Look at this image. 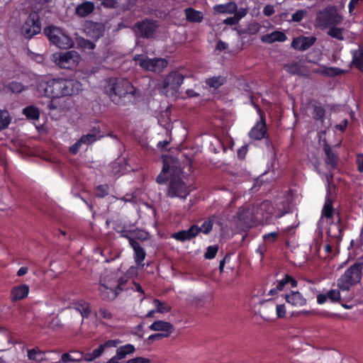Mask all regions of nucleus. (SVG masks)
<instances>
[{
  "label": "nucleus",
  "mask_w": 363,
  "mask_h": 363,
  "mask_svg": "<svg viewBox=\"0 0 363 363\" xmlns=\"http://www.w3.org/2000/svg\"><path fill=\"white\" fill-rule=\"evenodd\" d=\"M8 88L11 92L16 94H19L24 90L23 84L21 82L16 81L10 82L9 84Z\"/></svg>",
  "instance_id": "nucleus-50"
},
{
  "label": "nucleus",
  "mask_w": 363,
  "mask_h": 363,
  "mask_svg": "<svg viewBox=\"0 0 363 363\" xmlns=\"http://www.w3.org/2000/svg\"><path fill=\"white\" fill-rule=\"evenodd\" d=\"M114 229H115L116 233H119L121 235V237L126 238L128 240L129 243H130V240L131 239H133L131 236L129 235V234L132 233H134L135 230H125V226H121L119 225H117V227H116Z\"/></svg>",
  "instance_id": "nucleus-48"
},
{
  "label": "nucleus",
  "mask_w": 363,
  "mask_h": 363,
  "mask_svg": "<svg viewBox=\"0 0 363 363\" xmlns=\"http://www.w3.org/2000/svg\"><path fill=\"white\" fill-rule=\"evenodd\" d=\"M135 349L134 345L131 344H127L121 346L116 350V357L121 360L125 358L128 354H132L135 352Z\"/></svg>",
  "instance_id": "nucleus-33"
},
{
  "label": "nucleus",
  "mask_w": 363,
  "mask_h": 363,
  "mask_svg": "<svg viewBox=\"0 0 363 363\" xmlns=\"http://www.w3.org/2000/svg\"><path fill=\"white\" fill-rule=\"evenodd\" d=\"M84 30L88 36L97 40L104 35L105 26L102 23L87 21L84 25Z\"/></svg>",
  "instance_id": "nucleus-13"
},
{
  "label": "nucleus",
  "mask_w": 363,
  "mask_h": 363,
  "mask_svg": "<svg viewBox=\"0 0 363 363\" xmlns=\"http://www.w3.org/2000/svg\"><path fill=\"white\" fill-rule=\"evenodd\" d=\"M279 232H271L263 235L262 238L267 244L274 243L279 237Z\"/></svg>",
  "instance_id": "nucleus-52"
},
{
  "label": "nucleus",
  "mask_w": 363,
  "mask_h": 363,
  "mask_svg": "<svg viewBox=\"0 0 363 363\" xmlns=\"http://www.w3.org/2000/svg\"><path fill=\"white\" fill-rule=\"evenodd\" d=\"M328 35L333 38L338 40H343V28H337L336 26H332L330 27Z\"/></svg>",
  "instance_id": "nucleus-41"
},
{
  "label": "nucleus",
  "mask_w": 363,
  "mask_h": 363,
  "mask_svg": "<svg viewBox=\"0 0 363 363\" xmlns=\"http://www.w3.org/2000/svg\"><path fill=\"white\" fill-rule=\"evenodd\" d=\"M140 65L146 70L154 72H161L167 65V61L163 58H143Z\"/></svg>",
  "instance_id": "nucleus-12"
},
{
  "label": "nucleus",
  "mask_w": 363,
  "mask_h": 363,
  "mask_svg": "<svg viewBox=\"0 0 363 363\" xmlns=\"http://www.w3.org/2000/svg\"><path fill=\"white\" fill-rule=\"evenodd\" d=\"M226 82V78L223 76H214L206 79L208 86L213 89H218Z\"/></svg>",
  "instance_id": "nucleus-38"
},
{
  "label": "nucleus",
  "mask_w": 363,
  "mask_h": 363,
  "mask_svg": "<svg viewBox=\"0 0 363 363\" xmlns=\"http://www.w3.org/2000/svg\"><path fill=\"white\" fill-rule=\"evenodd\" d=\"M28 357L29 359L36 362H42L46 359L45 352L37 348L28 350Z\"/></svg>",
  "instance_id": "nucleus-36"
},
{
  "label": "nucleus",
  "mask_w": 363,
  "mask_h": 363,
  "mask_svg": "<svg viewBox=\"0 0 363 363\" xmlns=\"http://www.w3.org/2000/svg\"><path fill=\"white\" fill-rule=\"evenodd\" d=\"M83 359V353H77V357H74L69 353H64L61 356V361L64 363L81 362Z\"/></svg>",
  "instance_id": "nucleus-42"
},
{
  "label": "nucleus",
  "mask_w": 363,
  "mask_h": 363,
  "mask_svg": "<svg viewBox=\"0 0 363 363\" xmlns=\"http://www.w3.org/2000/svg\"><path fill=\"white\" fill-rule=\"evenodd\" d=\"M184 81L183 75L179 72H171L162 82V87L167 91L171 90L172 93L179 91L180 86Z\"/></svg>",
  "instance_id": "nucleus-10"
},
{
  "label": "nucleus",
  "mask_w": 363,
  "mask_h": 363,
  "mask_svg": "<svg viewBox=\"0 0 363 363\" xmlns=\"http://www.w3.org/2000/svg\"><path fill=\"white\" fill-rule=\"evenodd\" d=\"M190 194L186 182L178 175H172L168 180L167 196L185 199Z\"/></svg>",
  "instance_id": "nucleus-5"
},
{
  "label": "nucleus",
  "mask_w": 363,
  "mask_h": 363,
  "mask_svg": "<svg viewBox=\"0 0 363 363\" xmlns=\"http://www.w3.org/2000/svg\"><path fill=\"white\" fill-rule=\"evenodd\" d=\"M12 118L6 109H0V131L6 129L11 124Z\"/></svg>",
  "instance_id": "nucleus-35"
},
{
  "label": "nucleus",
  "mask_w": 363,
  "mask_h": 363,
  "mask_svg": "<svg viewBox=\"0 0 363 363\" xmlns=\"http://www.w3.org/2000/svg\"><path fill=\"white\" fill-rule=\"evenodd\" d=\"M126 283V281L124 280L123 278H121L117 284V286L114 289L110 288V292H108V295L105 296L102 294V296L104 299H108V300H113L117 297V296L123 290H125L124 285ZM103 287H104L106 289H108V287H106L104 284H101Z\"/></svg>",
  "instance_id": "nucleus-24"
},
{
  "label": "nucleus",
  "mask_w": 363,
  "mask_h": 363,
  "mask_svg": "<svg viewBox=\"0 0 363 363\" xmlns=\"http://www.w3.org/2000/svg\"><path fill=\"white\" fill-rule=\"evenodd\" d=\"M82 89V84L75 79H40L36 84L37 93L52 99L77 95Z\"/></svg>",
  "instance_id": "nucleus-1"
},
{
  "label": "nucleus",
  "mask_w": 363,
  "mask_h": 363,
  "mask_svg": "<svg viewBox=\"0 0 363 363\" xmlns=\"http://www.w3.org/2000/svg\"><path fill=\"white\" fill-rule=\"evenodd\" d=\"M79 59V56L75 51H67L61 53L55 62L62 69H72L77 65Z\"/></svg>",
  "instance_id": "nucleus-11"
},
{
  "label": "nucleus",
  "mask_w": 363,
  "mask_h": 363,
  "mask_svg": "<svg viewBox=\"0 0 363 363\" xmlns=\"http://www.w3.org/2000/svg\"><path fill=\"white\" fill-rule=\"evenodd\" d=\"M259 115V121L251 128L249 132V137L255 140H261L267 134L265 113L259 106H257Z\"/></svg>",
  "instance_id": "nucleus-9"
},
{
  "label": "nucleus",
  "mask_w": 363,
  "mask_h": 363,
  "mask_svg": "<svg viewBox=\"0 0 363 363\" xmlns=\"http://www.w3.org/2000/svg\"><path fill=\"white\" fill-rule=\"evenodd\" d=\"M40 31L41 22L39 12L31 11L21 27V33L26 38L30 39Z\"/></svg>",
  "instance_id": "nucleus-8"
},
{
  "label": "nucleus",
  "mask_w": 363,
  "mask_h": 363,
  "mask_svg": "<svg viewBox=\"0 0 363 363\" xmlns=\"http://www.w3.org/2000/svg\"><path fill=\"white\" fill-rule=\"evenodd\" d=\"M284 69L290 74L297 75L301 74V67L297 62L285 65Z\"/></svg>",
  "instance_id": "nucleus-45"
},
{
  "label": "nucleus",
  "mask_w": 363,
  "mask_h": 363,
  "mask_svg": "<svg viewBox=\"0 0 363 363\" xmlns=\"http://www.w3.org/2000/svg\"><path fill=\"white\" fill-rule=\"evenodd\" d=\"M363 270V257L348 267L343 274L337 280V285L342 291L350 289L361 281Z\"/></svg>",
  "instance_id": "nucleus-3"
},
{
  "label": "nucleus",
  "mask_w": 363,
  "mask_h": 363,
  "mask_svg": "<svg viewBox=\"0 0 363 363\" xmlns=\"http://www.w3.org/2000/svg\"><path fill=\"white\" fill-rule=\"evenodd\" d=\"M238 9V6L234 1H230L224 4L214 6L213 10L218 13H234Z\"/></svg>",
  "instance_id": "nucleus-29"
},
{
  "label": "nucleus",
  "mask_w": 363,
  "mask_h": 363,
  "mask_svg": "<svg viewBox=\"0 0 363 363\" xmlns=\"http://www.w3.org/2000/svg\"><path fill=\"white\" fill-rule=\"evenodd\" d=\"M184 13L186 19L191 23H201L203 19V15L201 11L195 10L193 8L189 7L185 9Z\"/></svg>",
  "instance_id": "nucleus-28"
},
{
  "label": "nucleus",
  "mask_w": 363,
  "mask_h": 363,
  "mask_svg": "<svg viewBox=\"0 0 363 363\" xmlns=\"http://www.w3.org/2000/svg\"><path fill=\"white\" fill-rule=\"evenodd\" d=\"M316 41L314 36H298L294 38L291 43V47L299 51H304L311 48Z\"/></svg>",
  "instance_id": "nucleus-16"
},
{
  "label": "nucleus",
  "mask_w": 363,
  "mask_h": 363,
  "mask_svg": "<svg viewBox=\"0 0 363 363\" xmlns=\"http://www.w3.org/2000/svg\"><path fill=\"white\" fill-rule=\"evenodd\" d=\"M94 9V4L92 1H86L76 7L75 13L79 17H86L91 14Z\"/></svg>",
  "instance_id": "nucleus-25"
},
{
  "label": "nucleus",
  "mask_w": 363,
  "mask_h": 363,
  "mask_svg": "<svg viewBox=\"0 0 363 363\" xmlns=\"http://www.w3.org/2000/svg\"><path fill=\"white\" fill-rule=\"evenodd\" d=\"M125 363H150V360L148 358H145L143 357H138L129 359Z\"/></svg>",
  "instance_id": "nucleus-62"
},
{
  "label": "nucleus",
  "mask_w": 363,
  "mask_h": 363,
  "mask_svg": "<svg viewBox=\"0 0 363 363\" xmlns=\"http://www.w3.org/2000/svg\"><path fill=\"white\" fill-rule=\"evenodd\" d=\"M198 230L197 225H192L187 230H182L172 233L171 238L181 242L190 241L198 236Z\"/></svg>",
  "instance_id": "nucleus-14"
},
{
  "label": "nucleus",
  "mask_w": 363,
  "mask_h": 363,
  "mask_svg": "<svg viewBox=\"0 0 363 363\" xmlns=\"http://www.w3.org/2000/svg\"><path fill=\"white\" fill-rule=\"evenodd\" d=\"M79 44L81 48L87 50H94L95 48V44L92 41L84 38H82L79 41Z\"/></svg>",
  "instance_id": "nucleus-57"
},
{
  "label": "nucleus",
  "mask_w": 363,
  "mask_h": 363,
  "mask_svg": "<svg viewBox=\"0 0 363 363\" xmlns=\"http://www.w3.org/2000/svg\"><path fill=\"white\" fill-rule=\"evenodd\" d=\"M149 329L152 331L161 332L162 334H168V337L174 332V325L164 320H155L150 326Z\"/></svg>",
  "instance_id": "nucleus-18"
},
{
  "label": "nucleus",
  "mask_w": 363,
  "mask_h": 363,
  "mask_svg": "<svg viewBox=\"0 0 363 363\" xmlns=\"http://www.w3.org/2000/svg\"><path fill=\"white\" fill-rule=\"evenodd\" d=\"M247 13V11L246 9L241 8L234 13V16L237 18L238 21H240V19H242L243 17L246 16Z\"/></svg>",
  "instance_id": "nucleus-63"
},
{
  "label": "nucleus",
  "mask_w": 363,
  "mask_h": 363,
  "mask_svg": "<svg viewBox=\"0 0 363 363\" xmlns=\"http://www.w3.org/2000/svg\"><path fill=\"white\" fill-rule=\"evenodd\" d=\"M118 340H108L105 341L103 344L99 345V347L93 350V355L96 358L100 357L105 351L106 348L116 347L119 344Z\"/></svg>",
  "instance_id": "nucleus-30"
},
{
  "label": "nucleus",
  "mask_w": 363,
  "mask_h": 363,
  "mask_svg": "<svg viewBox=\"0 0 363 363\" xmlns=\"http://www.w3.org/2000/svg\"><path fill=\"white\" fill-rule=\"evenodd\" d=\"M337 220L336 221H334V219H330L331 221L330 223V225L333 224L335 225L337 228V230H338V235H337V238L340 240H342V238L343 236V230H342V226H341V223H342V219H341V217H340V213L339 212V216H337Z\"/></svg>",
  "instance_id": "nucleus-54"
},
{
  "label": "nucleus",
  "mask_w": 363,
  "mask_h": 363,
  "mask_svg": "<svg viewBox=\"0 0 363 363\" xmlns=\"http://www.w3.org/2000/svg\"><path fill=\"white\" fill-rule=\"evenodd\" d=\"M238 219L245 225L250 226L252 222V213L250 210L242 208L237 213Z\"/></svg>",
  "instance_id": "nucleus-31"
},
{
  "label": "nucleus",
  "mask_w": 363,
  "mask_h": 363,
  "mask_svg": "<svg viewBox=\"0 0 363 363\" xmlns=\"http://www.w3.org/2000/svg\"><path fill=\"white\" fill-rule=\"evenodd\" d=\"M164 337H168V334H162L161 333H157L150 335L147 337V341L148 343H150L155 340H161Z\"/></svg>",
  "instance_id": "nucleus-59"
},
{
  "label": "nucleus",
  "mask_w": 363,
  "mask_h": 363,
  "mask_svg": "<svg viewBox=\"0 0 363 363\" xmlns=\"http://www.w3.org/2000/svg\"><path fill=\"white\" fill-rule=\"evenodd\" d=\"M344 71L338 67H328L324 71V74L329 77L339 76Z\"/></svg>",
  "instance_id": "nucleus-55"
},
{
  "label": "nucleus",
  "mask_w": 363,
  "mask_h": 363,
  "mask_svg": "<svg viewBox=\"0 0 363 363\" xmlns=\"http://www.w3.org/2000/svg\"><path fill=\"white\" fill-rule=\"evenodd\" d=\"M44 34L47 36L50 43L60 49H69L74 45L72 39L62 29L57 26H47L44 29Z\"/></svg>",
  "instance_id": "nucleus-4"
},
{
  "label": "nucleus",
  "mask_w": 363,
  "mask_h": 363,
  "mask_svg": "<svg viewBox=\"0 0 363 363\" xmlns=\"http://www.w3.org/2000/svg\"><path fill=\"white\" fill-rule=\"evenodd\" d=\"M29 293V286L27 284H21L14 286L11 291L13 301H18L26 298Z\"/></svg>",
  "instance_id": "nucleus-22"
},
{
  "label": "nucleus",
  "mask_w": 363,
  "mask_h": 363,
  "mask_svg": "<svg viewBox=\"0 0 363 363\" xmlns=\"http://www.w3.org/2000/svg\"><path fill=\"white\" fill-rule=\"evenodd\" d=\"M82 143L80 142V140L79 139L74 145H72L70 148L69 151L72 154L76 155L77 154L79 149L80 148Z\"/></svg>",
  "instance_id": "nucleus-64"
},
{
  "label": "nucleus",
  "mask_w": 363,
  "mask_h": 363,
  "mask_svg": "<svg viewBox=\"0 0 363 363\" xmlns=\"http://www.w3.org/2000/svg\"><path fill=\"white\" fill-rule=\"evenodd\" d=\"M169 165L167 162L163 163V167L161 172L157 177L156 182L159 184H165L167 183L169 179L168 172L169 170Z\"/></svg>",
  "instance_id": "nucleus-39"
},
{
  "label": "nucleus",
  "mask_w": 363,
  "mask_h": 363,
  "mask_svg": "<svg viewBox=\"0 0 363 363\" xmlns=\"http://www.w3.org/2000/svg\"><path fill=\"white\" fill-rule=\"evenodd\" d=\"M356 163L357 166V170L359 172H363V153H359L357 155Z\"/></svg>",
  "instance_id": "nucleus-61"
},
{
  "label": "nucleus",
  "mask_w": 363,
  "mask_h": 363,
  "mask_svg": "<svg viewBox=\"0 0 363 363\" xmlns=\"http://www.w3.org/2000/svg\"><path fill=\"white\" fill-rule=\"evenodd\" d=\"M101 4L106 9H116L118 1L117 0H101Z\"/></svg>",
  "instance_id": "nucleus-60"
},
{
  "label": "nucleus",
  "mask_w": 363,
  "mask_h": 363,
  "mask_svg": "<svg viewBox=\"0 0 363 363\" xmlns=\"http://www.w3.org/2000/svg\"><path fill=\"white\" fill-rule=\"evenodd\" d=\"M108 186L106 184H101L96 187L95 195L98 198H104L108 194Z\"/></svg>",
  "instance_id": "nucleus-49"
},
{
  "label": "nucleus",
  "mask_w": 363,
  "mask_h": 363,
  "mask_svg": "<svg viewBox=\"0 0 363 363\" xmlns=\"http://www.w3.org/2000/svg\"><path fill=\"white\" fill-rule=\"evenodd\" d=\"M273 40L274 42H284L286 40L287 37L286 34L281 31L275 30L272 32Z\"/></svg>",
  "instance_id": "nucleus-56"
},
{
  "label": "nucleus",
  "mask_w": 363,
  "mask_h": 363,
  "mask_svg": "<svg viewBox=\"0 0 363 363\" xmlns=\"http://www.w3.org/2000/svg\"><path fill=\"white\" fill-rule=\"evenodd\" d=\"M307 11L304 9L297 10L291 16V21L298 23L306 16Z\"/></svg>",
  "instance_id": "nucleus-51"
},
{
  "label": "nucleus",
  "mask_w": 363,
  "mask_h": 363,
  "mask_svg": "<svg viewBox=\"0 0 363 363\" xmlns=\"http://www.w3.org/2000/svg\"><path fill=\"white\" fill-rule=\"evenodd\" d=\"M96 71L91 68H84L79 69L75 72V76L79 78L86 79L93 75Z\"/></svg>",
  "instance_id": "nucleus-46"
},
{
  "label": "nucleus",
  "mask_w": 363,
  "mask_h": 363,
  "mask_svg": "<svg viewBox=\"0 0 363 363\" xmlns=\"http://www.w3.org/2000/svg\"><path fill=\"white\" fill-rule=\"evenodd\" d=\"M334 199L332 197V194L328 191V194L325 199V203L321 211V217L326 219H333V216L336 215L339 216V210L334 208Z\"/></svg>",
  "instance_id": "nucleus-15"
},
{
  "label": "nucleus",
  "mask_w": 363,
  "mask_h": 363,
  "mask_svg": "<svg viewBox=\"0 0 363 363\" xmlns=\"http://www.w3.org/2000/svg\"><path fill=\"white\" fill-rule=\"evenodd\" d=\"M129 245L133 250V257L135 263L139 266L143 267L144 264L143 262L146 257L145 249L135 239H131Z\"/></svg>",
  "instance_id": "nucleus-17"
},
{
  "label": "nucleus",
  "mask_w": 363,
  "mask_h": 363,
  "mask_svg": "<svg viewBox=\"0 0 363 363\" xmlns=\"http://www.w3.org/2000/svg\"><path fill=\"white\" fill-rule=\"evenodd\" d=\"M325 154V162L330 169H335L337 167L339 157L333 150L330 145L325 143L323 146Z\"/></svg>",
  "instance_id": "nucleus-19"
},
{
  "label": "nucleus",
  "mask_w": 363,
  "mask_h": 363,
  "mask_svg": "<svg viewBox=\"0 0 363 363\" xmlns=\"http://www.w3.org/2000/svg\"><path fill=\"white\" fill-rule=\"evenodd\" d=\"M342 18L334 9L326 8L320 11L316 16V23L321 28H327L342 23Z\"/></svg>",
  "instance_id": "nucleus-7"
},
{
  "label": "nucleus",
  "mask_w": 363,
  "mask_h": 363,
  "mask_svg": "<svg viewBox=\"0 0 363 363\" xmlns=\"http://www.w3.org/2000/svg\"><path fill=\"white\" fill-rule=\"evenodd\" d=\"M74 308L80 313L83 318H87L91 315L90 304L84 300H81L76 303Z\"/></svg>",
  "instance_id": "nucleus-32"
},
{
  "label": "nucleus",
  "mask_w": 363,
  "mask_h": 363,
  "mask_svg": "<svg viewBox=\"0 0 363 363\" xmlns=\"http://www.w3.org/2000/svg\"><path fill=\"white\" fill-rule=\"evenodd\" d=\"M153 304L156 307V311L157 313H168L172 309V307L169 304H167L164 302H162L159 299H157V298L154 299Z\"/></svg>",
  "instance_id": "nucleus-44"
},
{
  "label": "nucleus",
  "mask_w": 363,
  "mask_h": 363,
  "mask_svg": "<svg viewBox=\"0 0 363 363\" xmlns=\"http://www.w3.org/2000/svg\"><path fill=\"white\" fill-rule=\"evenodd\" d=\"M158 28L159 23L157 21L145 18L135 23L133 31L137 38L150 39L154 37Z\"/></svg>",
  "instance_id": "nucleus-6"
},
{
  "label": "nucleus",
  "mask_w": 363,
  "mask_h": 363,
  "mask_svg": "<svg viewBox=\"0 0 363 363\" xmlns=\"http://www.w3.org/2000/svg\"><path fill=\"white\" fill-rule=\"evenodd\" d=\"M264 302L268 303L269 306L266 305L262 307V311L264 312L268 307L270 308L271 311H273L274 308L276 309L277 316L279 318H283L286 317V306L284 303L282 304H276L275 302L272 299L266 300Z\"/></svg>",
  "instance_id": "nucleus-26"
},
{
  "label": "nucleus",
  "mask_w": 363,
  "mask_h": 363,
  "mask_svg": "<svg viewBox=\"0 0 363 363\" xmlns=\"http://www.w3.org/2000/svg\"><path fill=\"white\" fill-rule=\"evenodd\" d=\"M23 114L30 120H38L40 117L39 109L33 105L24 108L23 109Z\"/></svg>",
  "instance_id": "nucleus-37"
},
{
  "label": "nucleus",
  "mask_w": 363,
  "mask_h": 363,
  "mask_svg": "<svg viewBox=\"0 0 363 363\" xmlns=\"http://www.w3.org/2000/svg\"><path fill=\"white\" fill-rule=\"evenodd\" d=\"M92 133H88L86 135H83L79 138L80 142H82V144L91 145L101 138L99 130L96 131V130H92Z\"/></svg>",
  "instance_id": "nucleus-34"
},
{
  "label": "nucleus",
  "mask_w": 363,
  "mask_h": 363,
  "mask_svg": "<svg viewBox=\"0 0 363 363\" xmlns=\"http://www.w3.org/2000/svg\"><path fill=\"white\" fill-rule=\"evenodd\" d=\"M286 301L293 306H303L306 303V299L299 291H291L285 295Z\"/></svg>",
  "instance_id": "nucleus-20"
},
{
  "label": "nucleus",
  "mask_w": 363,
  "mask_h": 363,
  "mask_svg": "<svg viewBox=\"0 0 363 363\" xmlns=\"http://www.w3.org/2000/svg\"><path fill=\"white\" fill-rule=\"evenodd\" d=\"M99 314L104 319L110 320L113 318L111 312L105 307H101L99 309Z\"/></svg>",
  "instance_id": "nucleus-58"
},
{
  "label": "nucleus",
  "mask_w": 363,
  "mask_h": 363,
  "mask_svg": "<svg viewBox=\"0 0 363 363\" xmlns=\"http://www.w3.org/2000/svg\"><path fill=\"white\" fill-rule=\"evenodd\" d=\"M105 92L113 103L124 106L133 102L136 89L128 79L111 78L105 87Z\"/></svg>",
  "instance_id": "nucleus-2"
},
{
  "label": "nucleus",
  "mask_w": 363,
  "mask_h": 363,
  "mask_svg": "<svg viewBox=\"0 0 363 363\" xmlns=\"http://www.w3.org/2000/svg\"><path fill=\"white\" fill-rule=\"evenodd\" d=\"M326 294L328 298L330 299L331 302H337L341 298L340 293L337 289H330Z\"/></svg>",
  "instance_id": "nucleus-53"
},
{
  "label": "nucleus",
  "mask_w": 363,
  "mask_h": 363,
  "mask_svg": "<svg viewBox=\"0 0 363 363\" xmlns=\"http://www.w3.org/2000/svg\"><path fill=\"white\" fill-rule=\"evenodd\" d=\"M215 221V216H211L208 220H205L201 227L197 225V229L199 230V234L200 233H203L205 235H208L211 233L213 229V226Z\"/></svg>",
  "instance_id": "nucleus-40"
},
{
  "label": "nucleus",
  "mask_w": 363,
  "mask_h": 363,
  "mask_svg": "<svg viewBox=\"0 0 363 363\" xmlns=\"http://www.w3.org/2000/svg\"><path fill=\"white\" fill-rule=\"evenodd\" d=\"M218 251V245H210L206 248V251L204 253V257L206 259H213Z\"/></svg>",
  "instance_id": "nucleus-47"
},
{
  "label": "nucleus",
  "mask_w": 363,
  "mask_h": 363,
  "mask_svg": "<svg viewBox=\"0 0 363 363\" xmlns=\"http://www.w3.org/2000/svg\"><path fill=\"white\" fill-rule=\"evenodd\" d=\"M311 115L315 121L323 122L325 116V109L320 102L314 101L311 104Z\"/></svg>",
  "instance_id": "nucleus-23"
},
{
  "label": "nucleus",
  "mask_w": 363,
  "mask_h": 363,
  "mask_svg": "<svg viewBox=\"0 0 363 363\" xmlns=\"http://www.w3.org/2000/svg\"><path fill=\"white\" fill-rule=\"evenodd\" d=\"M260 30V26L258 23L255 22L250 23L247 26V27L245 29H241L239 31L240 34H248V35H255Z\"/></svg>",
  "instance_id": "nucleus-43"
},
{
  "label": "nucleus",
  "mask_w": 363,
  "mask_h": 363,
  "mask_svg": "<svg viewBox=\"0 0 363 363\" xmlns=\"http://www.w3.org/2000/svg\"><path fill=\"white\" fill-rule=\"evenodd\" d=\"M352 65L358 70L363 72V44L358 49L351 50Z\"/></svg>",
  "instance_id": "nucleus-21"
},
{
  "label": "nucleus",
  "mask_w": 363,
  "mask_h": 363,
  "mask_svg": "<svg viewBox=\"0 0 363 363\" xmlns=\"http://www.w3.org/2000/svg\"><path fill=\"white\" fill-rule=\"evenodd\" d=\"M297 281L290 274H286L283 279L277 281V289L283 291L284 288L289 286L291 288H295L297 286Z\"/></svg>",
  "instance_id": "nucleus-27"
}]
</instances>
